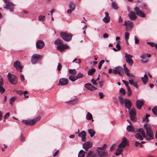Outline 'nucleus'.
Returning a JSON list of instances; mask_svg holds the SVG:
<instances>
[{
    "instance_id": "nucleus-26",
    "label": "nucleus",
    "mask_w": 157,
    "mask_h": 157,
    "mask_svg": "<svg viewBox=\"0 0 157 157\" xmlns=\"http://www.w3.org/2000/svg\"><path fill=\"white\" fill-rule=\"evenodd\" d=\"M141 79L143 83L144 84H147L148 80V77L147 75L146 74L144 75V77L142 78Z\"/></svg>"
},
{
    "instance_id": "nucleus-37",
    "label": "nucleus",
    "mask_w": 157,
    "mask_h": 157,
    "mask_svg": "<svg viewBox=\"0 0 157 157\" xmlns=\"http://www.w3.org/2000/svg\"><path fill=\"white\" fill-rule=\"evenodd\" d=\"M152 111L154 115L156 117H157V107L155 106L153 108Z\"/></svg>"
},
{
    "instance_id": "nucleus-13",
    "label": "nucleus",
    "mask_w": 157,
    "mask_h": 157,
    "mask_svg": "<svg viewBox=\"0 0 157 157\" xmlns=\"http://www.w3.org/2000/svg\"><path fill=\"white\" fill-rule=\"evenodd\" d=\"M96 151L99 157H107L108 156V153L104 150H99L97 149Z\"/></svg>"
},
{
    "instance_id": "nucleus-34",
    "label": "nucleus",
    "mask_w": 157,
    "mask_h": 157,
    "mask_svg": "<svg viewBox=\"0 0 157 157\" xmlns=\"http://www.w3.org/2000/svg\"><path fill=\"white\" fill-rule=\"evenodd\" d=\"M69 79L72 82H74L77 80L76 76L73 75L70 76L69 77Z\"/></svg>"
},
{
    "instance_id": "nucleus-58",
    "label": "nucleus",
    "mask_w": 157,
    "mask_h": 157,
    "mask_svg": "<svg viewBox=\"0 0 157 157\" xmlns=\"http://www.w3.org/2000/svg\"><path fill=\"white\" fill-rule=\"evenodd\" d=\"M28 93V92L27 91H25L23 94H24V96H25L24 97L26 98H29V96L27 95H26V94H27Z\"/></svg>"
},
{
    "instance_id": "nucleus-11",
    "label": "nucleus",
    "mask_w": 157,
    "mask_h": 157,
    "mask_svg": "<svg viewBox=\"0 0 157 157\" xmlns=\"http://www.w3.org/2000/svg\"><path fill=\"white\" fill-rule=\"evenodd\" d=\"M125 57L126 62L128 63L130 66H131L133 64V61L132 59V56L126 53H125Z\"/></svg>"
},
{
    "instance_id": "nucleus-45",
    "label": "nucleus",
    "mask_w": 157,
    "mask_h": 157,
    "mask_svg": "<svg viewBox=\"0 0 157 157\" xmlns=\"http://www.w3.org/2000/svg\"><path fill=\"white\" fill-rule=\"evenodd\" d=\"M118 99H119L120 103L121 105H123L124 103V99L121 96H119L118 97Z\"/></svg>"
},
{
    "instance_id": "nucleus-60",
    "label": "nucleus",
    "mask_w": 157,
    "mask_h": 157,
    "mask_svg": "<svg viewBox=\"0 0 157 157\" xmlns=\"http://www.w3.org/2000/svg\"><path fill=\"white\" fill-rule=\"evenodd\" d=\"M150 116V115L149 114H147L145 117H143V120L144 121L147 118Z\"/></svg>"
},
{
    "instance_id": "nucleus-9",
    "label": "nucleus",
    "mask_w": 157,
    "mask_h": 157,
    "mask_svg": "<svg viewBox=\"0 0 157 157\" xmlns=\"http://www.w3.org/2000/svg\"><path fill=\"white\" fill-rule=\"evenodd\" d=\"M42 58V56L41 55L34 54L32 56L31 61L33 64H36L40 59Z\"/></svg>"
},
{
    "instance_id": "nucleus-31",
    "label": "nucleus",
    "mask_w": 157,
    "mask_h": 157,
    "mask_svg": "<svg viewBox=\"0 0 157 157\" xmlns=\"http://www.w3.org/2000/svg\"><path fill=\"white\" fill-rule=\"evenodd\" d=\"M86 152L84 151L83 150H81L78 154V157H84L85 153Z\"/></svg>"
},
{
    "instance_id": "nucleus-41",
    "label": "nucleus",
    "mask_w": 157,
    "mask_h": 157,
    "mask_svg": "<svg viewBox=\"0 0 157 157\" xmlns=\"http://www.w3.org/2000/svg\"><path fill=\"white\" fill-rule=\"evenodd\" d=\"M45 19V16H43L41 15H40L38 17V20L40 21H43Z\"/></svg>"
},
{
    "instance_id": "nucleus-22",
    "label": "nucleus",
    "mask_w": 157,
    "mask_h": 157,
    "mask_svg": "<svg viewBox=\"0 0 157 157\" xmlns=\"http://www.w3.org/2000/svg\"><path fill=\"white\" fill-rule=\"evenodd\" d=\"M129 82L131 85L133 86L136 88L138 89V82L137 81H134L133 79L129 80Z\"/></svg>"
},
{
    "instance_id": "nucleus-3",
    "label": "nucleus",
    "mask_w": 157,
    "mask_h": 157,
    "mask_svg": "<svg viewBox=\"0 0 157 157\" xmlns=\"http://www.w3.org/2000/svg\"><path fill=\"white\" fill-rule=\"evenodd\" d=\"M127 144V139L126 137H124L121 143L118 145V148L116 150V151L115 153V155L117 156H119L120 155H123L122 153L123 151V149L125 147L126 145Z\"/></svg>"
},
{
    "instance_id": "nucleus-47",
    "label": "nucleus",
    "mask_w": 157,
    "mask_h": 157,
    "mask_svg": "<svg viewBox=\"0 0 157 157\" xmlns=\"http://www.w3.org/2000/svg\"><path fill=\"white\" fill-rule=\"evenodd\" d=\"M15 99V98L14 97H12L10 99V103L12 104L14 101Z\"/></svg>"
},
{
    "instance_id": "nucleus-7",
    "label": "nucleus",
    "mask_w": 157,
    "mask_h": 157,
    "mask_svg": "<svg viewBox=\"0 0 157 157\" xmlns=\"http://www.w3.org/2000/svg\"><path fill=\"white\" fill-rule=\"evenodd\" d=\"M5 3V6L4 7V8L7 10H9L11 12L14 11V5L13 4L10 2L9 0H3Z\"/></svg>"
},
{
    "instance_id": "nucleus-12",
    "label": "nucleus",
    "mask_w": 157,
    "mask_h": 157,
    "mask_svg": "<svg viewBox=\"0 0 157 157\" xmlns=\"http://www.w3.org/2000/svg\"><path fill=\"white\" fill-rule=\"evenodd\" d=\"M13 66L16 68V70L19 71L20 72L22 71L23 68L21 63L18 60H17L14 62Z\"/></svg>"
},
{
    "instance_id": "nucleus-48",
    "label": "nucleus",
    "mask_w": 157,
    "mask_h": 157,
    "mask_svg": "<svg viewBox=\"0 0 157 157\" xmlns=\"http://www.w3.org/2000/svg\"><path fill=\"white\" fill-rule=\"evenodd\" d=\"M119 92L123 94H125L126 93L125 90L124 89L122 88H121L120 89Z\"/></svg>"
},
{
    "instance_id": "nucleus-27",
    "label": "nucleus",
    "mask_w": 157,
    "mask_h": 157,
    "mask_svg": "<svg viewBox=\"0 0 157 157\" xmlns=\"http://www.w3.org/2000/svg\"><path fill=\"white\" fill-rule=\"evenodd\" d=\"M124 69L125 73L126 74V75L128 77L132 76V77H134V75L133 74H131L130 73H129L128 72L129 71V70L127 68H125Z\"/></svg>"
},
{
    "instance_id": "nucleus-2",
    "label": "nucleus",
    "mask_w": 157,
    "mask_h": 157,
    "mask_svg": "<svg viewBox=\"0 0 157 157\" xmlns=\"http://www.w3.org/2000/svg\"><path fill=\"white\" fill-rule=\"evenodd\" d=\"M54 44L57 45V48L60 52H62L66 49H69V47L68 45L63 44V42L59 39L56 40Z\"/></svg>"
},
{
    "instance_id": "nucleus-8",
    "label": "nucleus",
    "mask_w": 157,
    "mask_h": 157,
    "mask_svg": "<svg viewBox=\"0 0 157 157\" xmlns=\"http://www.w3.org/2000/svg\"><path fill=\"white\" fill-rule=\"evenodd\" d=\"M7 76L8 80L11 84L13 85H15L17 84V78L16 76L9 73Z\"/></svg>"
},
{
    "instance_id": "nucleus-63",
    "label": "nucleus",
    "mask_w": 157,
    "mask_h": 157,
    "mask_svg": "<svg viewBox=\"0 0 157 157\" xmlns=\"http://www.w3.org/2000/svg\"><path fill=\"white\" fill-rule=\"evenodd\" d=\"M148 44H149L152 47H155V44L153 43L152 42H149L148 43Z\"/></svg>"
},
{
    "instance_id": "nucleus-46",
    "label": "nucleus",
    "mask_w": 157,
    "mask_h": 157,
    "mask_svg": "<svg viewBox=\"0 0 157 157\" xmlns=\"http://www.w3.org/2000/svg\"><path fill=\"white\" fill-rule=\"evenodd\" d=\"M83 74L81 73H79L76 76L77 79L78 78H82L83 77Z\"/></svg>"
},
{
    "instance_id": "nucleus-20",
    "label": "nucleus",
    "mask_w": 157,
    "mask_h": 157,
    "mask_svg": "<svg viewBox=\"0 0 157 157\" xmlns=\"http://www.w3.org/2000/svg\"><path fill=\"white\" fill-rule=\"evenodd\" d=\"M86 133L84 131H82L78 134V136L81 138V140L83 141L86 140Z\"/></svg>"
},
{
    "instance_id": "nucleus-10",
    "label": "nucleus",
    "mask_w": 157,
    "mask_h": 157,
    "mask_svg": "<svg viewBox=\"0 0 157 157\" xmlns=\"http://www.w3.org/2000/svg\"><path fill=\"white\" fill-rule=\"evenodd\" d=\"M130 117L132 121H135L137 120L136 117V111L134 108H132L129 112Z\"/></svg>"
},
{
    "instance_id": "nucleus-42",
    "label": "nucleus",
    "mask_w": 157,
    "mask_h": 157,
    "mask_svg": "<svg viewBox=\"0 0 157 157\" xmlns=\"http://www.w3.org/2000/svg\"><path fill=\"white\" fill-rule=\"evenodd\" d=\"M112 6L113 9H117L118 7L115 2H113L112 3Z\"/></svg>"
},
{
    "instance_id": "nucleus-1",
    "label": "nucleus",
    "mask_w": 157,
    "mask_h": 157,
    "mask_svg": "<svg viewBox=\"0 0 157 157\" xmlns=\"http://www.w3.org/2000/svg\"><path fill=\"white\" fill-rule=\"evenodd\" d=\"M144 127L146 129V135L144 138L147 140H150L154 138V135L151 129L149 126H148L146 124L144 125Z\"/></svg>"
},
{
    "instance_id": "nucleus-5",
    "label": "nucleus",
    "mask_w": 157,
    "mask_h": 157,
    "mask_svg": "<svg viewBox=\"0 0 157 157\" xmlns=\"http://www.w3.org/2000/svg\"><path fill=\"white\" fill-rule=\"evenodd\" d=\"M40 117L38 116L32 120H23L22 121L26 125H32L40 120Z\"/></svg>"
},
{
    "instance_id": "nucleus-35",
    "label": "nucleus",
    "mask_w": 157,
    "mask_h": 157,
    "mask_svg": "<svg viewBox=\"0 0 157 157\" xmlns=\"http://www.w3.org/2000/svg\"><path fill=\"white\" fill-rule=\"evenodd\" d=\"M127 130L129 132H132L134 130L133 127L131 125H128L127 126Z\"/></svg>"
},
{
    "instance_id": "nucleus-16",
    "label": "nucleus",
    "mask_w": 157,
    "mask_h": 157,
    "mask_svg": "<svg viewBox=\"0 0 157 157\" xmlns=\"http://www.w3.org/2000/svg\"><path fill=\"white\" fill-rule=\"evenodd\" d=\"M36 46L37 48L38 49H42L44 46V43L43 41L39 40L36 43Z\"/></svg>"
},
{
    "instance_id": "nucleus-36",
    "label": "nucleus",
    "mask_w": 157,
    "mask_h": 157,
    "mask_svg": "<svg viewBox=\"0 0 157 157\" xmlns=\"http://www.w3.org/2000/svg\"><path fill=\"white\" fill-rule=\"evenodd\" d=\"M86 118L88 120H90L92 118V114L88 112L86 116Z\"/></svg>"
},
{
    "instance_id": "nucleus-51",
    "label": "nucleus",
    "mask_w": 157,
    "mask_h": 157,
    "mask_svg": "<svg viewBox=\"0 0 157 157\" xmlns=\"http://www.w3.org/2000/svg\"><path fill=\"white\" fill-rule=\"evenodd\" d=\"M116 47L117 48V49L118 50V51H119L121 49V47L120 45L119 44V42H117L116 45Z\"/></svg>"
},
{
    "instance_id": "nucleus-53",
    "label": "nucleus",
    "mask_w": 157,
    "mask_h": 157,
    "mask_svg": "<svg viewBox=\"0 0 157 157\" xmlns=\"http://www.w3.org/2000/svg\"><path fill=\"white\" fill-rule=\"evenodd\" d=\"M10 115V113H7L5 114V115L4 116V118L5 119L3 121H5V120L6 119L9 117Z\"/></svg>"
},
{
    "instance_id": "nucleus-17",
    "label": "nucleus",
    "mask_w": 157,
    "mask_h": 157,
    "mask_svg": "<svg viewBox=\"0 0 157 157\" xmlns=\"http://www.w3.org/2000/svg\"><path fill=\"white\" fill-rule=\"evenodd\" d=\"M125 107L129 109L131 108L132 104L130 100L125 98L124 100Z\"/></svg>"
},
{
    "instance_id": "nucleus-43",
    "label": "nucleus",
    "mask_w": 157,
    "mask_h": 157,
    "mask_svg": "<svg viewBox=\"0 0 157 157\" xmlns=\"http://www.w3.org/2000/svg\"><path fill=\"white\" fill-rule=\"evenodd\" d=\"M104 62L105 60H102L100 61L98 64V68L99 69H100L101 68L102 65L104 63Z\"/></svg>"
},
{
    "instance_id": "nucleus-24",
    "label": "nucleus",
    "mask_w": 157,
    "mask_h": 157,
    "mask_svg": "<svg viewBox=\"0 0 157 157\" xmlns=\"http://www.w3.org/2000/svg\"><path fill=\"white\" fill-rule=\"evenodd\" d=\"M128 17L132 21L135 20L136 18V16L133 12H131L128 14Z\"/></svg>"
},
{
    "instance_id": "nucleus-49",
    "label": "nucleus",
    "mask_w": 157,
    "mask_h": 157,
    "mask_svg": "<svg viewBox=\"0 0 157 157\" xmlns=\"http://www.w3.org/2000/svg\"><path fill=\"white\" fill-rule=\"evenodd\" d=\"M135 146L137 147L139 146L140 147H141L142 146V145L140 143H139V142L137 141H136L135 142Z\"/></svg>"
},
{
    "instance_id": "nucleus-54",
    "label": "nucleus",
    "mask_w": 157,
    "mask_h": 157,
    "mask_svg": "<svg viewBox=\"0 0 157 157\" xmlns=\"http://www.w3.org/2000/svg\"><path fill=\"white\" fill-rule=\"evenodd\" d=\"M62 67L61 64L60 63H59L57 67L58 70V71L60 70L61 69Z\"/></svg>"
},
{
    "instance_id": "nucleus-28",
    "label": "nucleus",
    "mask_w": 157,
    "mask_h": 157,
    "mask_svg": "<svg viewBox=\"0 0 157 157\" xmlns=\"http://www.w3.org/2000/svg\"><path fill=\"white\" fill-rule=\"evenodd\" d=\"M96 70L95 68H92L90 69L87 71V74L88 75H91Z\"/></svg>"
},
{
    "instance_id": "nucleus-57",
    "label": "nucleus",
    "mask_w": 157,
    "mask_h": 157,
    "mask_svg": "<svg viewBox=\"0 0 157 157\" xmlns=\"http://www.w3.org/2000/svg\"><path fill=\"white\" fill-rule=\"evenodd\" d=\"M20 78L21 81L23 82L25 80V77L23 75L21 74L20 76Z\"/></svg>"
},
{
    "instance_id": "nucleus-32",
    "label": "nucleus",
    "mask_w": 157,
    "mask_h": 157,
    "mask_svg": "<svg viewBox=\"0 0 157 157\" xmlns=\"http://www.w3.org/2000/svg\"><path fill=\"white\" fill-rule=\"evenodd\" d=\"M88 132L91 137H93L95 133V132L92 129H88Z\"/></svg>"
},
{
    "instance_id": "nucleus-50",
    "label": "nucleus",
    "mask_w": 157,
    "mask_h": 157,
    "mask_svg": "<svg viewBox=\"0 0 157 157\" xmlns=\"http://www.w3.org/2000/svg\"><path fill=\"white\" fill-rule=\"evenodd\" d=\"M134 39L135 40V44H138L140 42L139 40L136 37V36H135L134 37Z\"/></svg>"
},
{
    "instance_id": "nucleus-62",
    "label": "nucleus",
    "mask_w": 157,
    "mask_h": 157,
    "mask_svg": "<svg viewBox=\"0 0 157 157\" xmlns=\"http://www.w3.org/2000/svg\"><path fill=\"white\" fill-rule=\"evenodd\" d=\"M59 150H57V151H56L53 154V157H55V156H56L57 155V154H58V153H59Z\"/></svg>"
},
{
    "instance_id": "nucleus-61",
    "label": "nucleus",
    "mask_w": 157,
    "mask_h": 157,
    "mask_svg": "<svg viewBox=\"0 0 157 157\" xmlns=\"http://www.w3.org/2000/svg\"><path fill=\"white\" fill-rule=\"evenodd\" d=\"M108 34L106 33H104L103 35V37L105 38H107L108 37Z\"/></svg>"
},
{
    "instance_id": "nucleus-56",
    "label": "nucleus",
    "mask_w": 157,
    "mask_h": 157,
    "mask_svg": "<svg viewBox=\"0 0 157 157\" xmlns=\"http://www.w3.org/2000/svg\"><path fill=\"white\" fill-rule=\"evenodd\" d=\"M91 82L95 86L97 85V84L96 82V81L95 80H94V78L91 79Z\"/></svg>"
},
{
    "instance_id": "nucleus-23",
    "label": "nucleus",
    "mask_w": 157,
    "mask_h": 157,
    "mask_svg": "<svg viewBox=\"0 0 157 157\" xmlns=\"http://www.w3.org/2000/svg\"><path fill=\"white\" fill-rule=\"evenodd\" d=\"M133 26V22L129 21H128V25L125 27V30L126 31H130L131 28Z\"/></svg>"
},
{
    "instance_id": "nucleus-38",
    "label": "nucleus",
    "mask_w": 157,
    "mask_h": 157,
    "mask_svg": "<svg viewBox=\"0 0 157 157\" xmlns=\"http://www.w3.org/2000/svg\"><path fill=\"white\" fill-rule=\"evenodd\" d=\"M110 20L109 17H105L103 19V21L104 22L106 23H108L109 22Z\"/></svg>"
},
{
    "instance_id": "nucleus-14",
    "label": "nucleus",
    "mask_w": 157,
    "mask_h": 157,
    "mask_svg": "<svg viewBox=\"0 0 157 157\" xmlns=\"http://www.w3.org/2000/svg\"><path fill=\"white\" fill-rule=\"evenodd\" d=\"M134 10L136 12V14L142 17H145V14L144 12L140 10V9L137 7L134 8Z\"/></svg>"
},
{
    "instance_id": "nucleus-39",
    "label": "nucleus",
    "mask_w": 157,
    "mask_h": 157,
    "mask_svg": "<svg viewBox=\"0 0 157 157\" xmlns=\"http://www.w3.org/2000/svg\"><path fill=\"white\" fill-rule=\"evenodd\" d=\"M69 72L71 73L73 75H75L77 73L75 69H69Z\"/></svg>"
},
{
    "instance_id": "nucleus-19",
    "label": "nucleus",
    "mask_w": 157,
    "mask_h": 157,
    "mask_svg": "<svg viewBox=\"0 0 157 157\" xmlns=\"http://www.w3.org/2000/svg\"><path fill=\"white\" fill-rule=\"evenodd\" d=\"M85 86L87 89L91 91L96 90L97 89L96 87L93 86L91 84L89 83L86 84L85 85Z\"/></svg>"
},
{
    "instance_id": "nucleus-44",
    "label": "nucleus",
    "mask_w": 157,
    "mask_h": 157,
    "mask_svg": "<svg viewBox=\"0 0 157 157\" xmlns=\"http://www.w3.org/2000/svg\"><path fill=\"white\" fill-rule=\"evenodd\" d=\"M5 91V89L2 86H0V93L2 94H3Z\"/></svg>"
},
{
    "instance_id": "nucleus-40",
    "label": "nucleus",
    "mask_w": 157,
    "mask_h": 157,
    "mask_svg": "<svg viewBox=\"0 0 157 157\" xmlns=\"http://www.w3.org/2000/svg\"><path fill=\"white\" fill-rule=\"evenodd\" d=\"M130 35L129 33L128 32H126L125 33V39L127 42H128V40L129 39V37Z\"/></svg>"
},
{
    "instance_id": "nucleus-30",
    "label": "nucleus",
    "mask_w": 157,
    "mask_h": 157,
    "mask_svg": "<svg viewBox=\"0 0 157 157\" xmlns=\"http://www.w3.org/2000/svg\"><path fill=\"white\" fill-rule=\"evenodd\" d=\"M69 6L72 11H73L75 9V5L72 1H70Z\"/></svg>"
},
{
    "instance_id": "nucleus-15",
    "label": "nucleus",
    "mask_w": 157,
    "mask_h": 157,
    "mask_svg": "<svg viewBox=\"0 0 157 157\" xmlns=\"http://www.w3.org/2000/svg\"><path fill=\"white\" fill-rule=\"evenodd\" d=\"M92 145V144L90 141L86 142L84 143L82 147L86 151H88V149L91 148Z\"/></svg>"
},
{
    "instance_id": "nucleus-52",
    "label": "nucleus",
    "mask_w": 157,
    "mask_h": 157,
    "mask_svg": "<svg viewBox=\"0 0 157 157\" xmlns=\"http://www.w3.org/2000/svg\"><path fill=\"white\" fill-rule=\"evenodd\" d=\"M98 95L99 96L100 98V99L102 98L104 96V95L103 94V93L101 92H99L98 93Z\"/></svg>"
},
{
    "instance_id": "nucleus-25",
    "label": "nucleus",
    "mask_w": 157,
    "mask_h": 157,
    "mask_svg": "<svg viewBox=\"0 0 157 157\" xmlns=\"http://www.w3.org/2000/svg\"><path fill=\"white\" fill-rule=\"evenodd\" d=\"M146 54H142L140 58L141 59V62L144 63H146L148 62V60L146 58Z\"/></svg>"
},
{
    "instance_id": "nucleus-64",
    "label": "nucleus",
    "mask_w": 157,
    "mask_h": 157,
    "mask_svg": "<svg viewBox=\"0 0 157 157\" xmlns=\"http://www.w3.org/2000/svg\"><path fill=\"white\" fill-rule=\"evenodd\" d=\"M20 139L22 141H24V138L22 134H21L20 136Z\"/></svg>"
},
{
    "instance_id": "nucleus-18",
    "label": "nucleus",
    "mask_w": 157,
    "mask_h": 157,
    "mask_svg": "<svg viewBox=\"0 0 157 157\" xmlns=\"http://www.w3.org/2000/svg\"><path fill=\"white\" fill-rule=\"evenodd\" d=\"M68 80L65 78H60L59 82V83L61 85L64 86L67 84L68 83Z\"/></svg>"
},
{
    "instance_id": "nucleus-4",
    "label": "nucleus",
    "mask_w": 157,
    "mask_h": 157,
    "mask_svg": "<svg viewBox=\"0 0 157 157\" xmlns=\"http://www.w3.org/2000/svg\"><path fill=\"white\" fill-rule=\"evenodd\" d=\"M108 72L109 73H113L114 74H118L119 75L122 76L124 74L123 68L120 67H118L114 68L113 70L111 69H109Z\"/></svg>"
},
{
    "instance_id": "nucleus-29",
    "label": "nucleus",
    "mask_w": 157,
    "mask_h": 157,
    "mask_svg": "<svg viewBox=\"0 0 157 157\" xmlns=\"http://www.w3.org/2000/svg\"><path fill=\"white\" fill-rule=\"evenodd\" d=\"M135 137L137 139H140V140H143V137L141 135V134L138 132H137L136 133Z\"/></svg>"
},
{
    "instance_id": "nucleus-21",
    "label": "nucleus",
    "mask_w": 157,
    "mask_h": 157,
    "mask_svg": "<svg viewBox=\"0 0 157 157\" xmlns=\"http://www.w3.org/2000/svg\"><path fill=\"white\" fill-rule=\"evenodd\" d=\"M144 104V102L139 100H138L136 102V107L139 109H141L142 106Z\"/></svg>"
},
{
    "instance_id": "nucleus-55",
    "label": "nucleus",
    "mask_w": 157,
    "mask_h": 157,
    "mask_svg": "<svg viewBox=\"0 0 157 157\" xmlns=\"http://www.w3.org/2000/svg\"><path fill=\"white\" fill-rule=\"evenodd\" d=\"M3 80L2 78L0 79V86H3Z\"/></svg>"
},
{
    "instance_id": "nucleus-59",
    "label": "nucleus",
    "mask_w": 157,
    "mask_h": 157,
    "mask_svg": "<svg viewBox=\"0 0 157 157\" xmlns=\"http://www.w3.org/2000/svg\"><path fill=\"white\" fill-rule=\"evenodd\" d=\"M122 82L124 83V85H125L126 87H127V86H128V82H127L126 81L124 80H122Z\"/></svg>"
},
{
    "instance_id": "nucleus-33",
    "label": "nucleus",
    "mask_w": 157,
    "mask_h": 157,
    "mask_svg": "<svg viewBox=\"0 0 157 157\" xmlns=\"http://www.w3.org/2000/svg\"><path fill=\"white\" fill-rule=\"evenodd\" d=\"M138 132L140 134H141L144 138V136H145V133L143 128H140L138 130Z\"/></svg>"
},
{
    "instance_id": "nucleus-6",
    "label": "nucleus",
    "mask_w": 157,
    "mask_h": 157,
    "mask_svg": "<svg viewBox=\"0 0 157 157\" xmlns=\"http://www.w3.org/2000/svg\"><path fill=\"white\" fill-rule=\"evenodd\" d=\"M60 35L62 38L66 41H70L72 37V35L71 34L63 32H60Z\"/></svg>"
}]
</instances>
